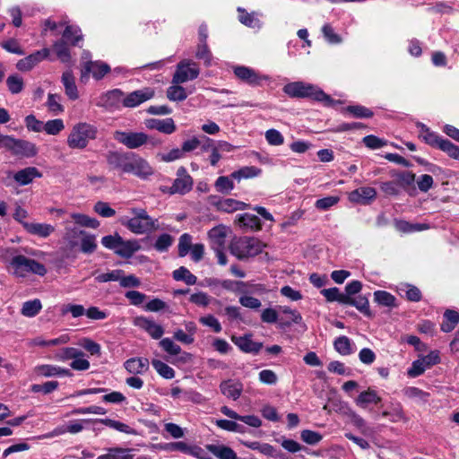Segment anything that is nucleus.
Segmentation results:
<instances>
[{
	"label": "nucleus",
	"mask_w": 459,
	"mask_h": 459,
	"mask_svg": "<svg viewBox=\"0 0 459 459\" xmlns=\"http://www.w3.org/2000/svg\"><path fill=\"white\" fill-rule=\"evenodd\" d=\"M130 216L118 218V222L134 235H148L160 230L159 221L150 216L143 208L132 207Z\"/></svg>",
	"instance_id": "obj_1"
},
{
	"label": "nucleus",
	"mask_w": 459,
	"mask_h": 459,
	"mask_svg": "<svg viewBox=\"0 0 459 459\" xmlns=\"http://www.w3.org/2000/svg\"><path fill=\"white\" fill-rule=\"evenodd\" d=\"M64 240L70 250L79 249L83 254H92L97 249L96 236L83 230L65 228Z\"/></svg>",
	"instance_id": "obj_2"
},
{
	"label": "nucleus",
	"mask_w": 459,
	"mask_h": 459,
	"mask_svg": "<svg viewBox=\"0 0 459 459\" xmlns=\"http://www.w3.org/2000/svg\"><path fill=\"white\" fill-rule=\"evenodd\" d=\"M283 92L290 98H310L325 105L333 104L329 95L319 87L304 82H292L284 85Z\"/></svg>",
	"instance_id": "obj_3"
},
{
	"label": "nucleus",
	"mask_w": 459,
	"mask_h": 459,
	"mask_svg": "<svg viewBox=\"0 0 459 459\" xmlns=\"http://www.w3.org/2000/svg\"><path fill=\"white\" fill-rule=\"evenodd\" d=\"M98 130L96 126L86 122H79L74 125L67 139L66 143L70 149L83 150L89 143L97 137Z\"/></svg>",
	"instance_id": "obj_4"
},
{
	"label": "nucleus",
	"mask_w": 459,
	"mask_h": 459,
	"mask_svg": "<svg viewBox=\"0 0 459 459\" xmlns=\"http://www.w3.org/2000/svg\"><path fill=\"white\" fill-rule=\"evenodd\" d=\"M264 244L255 238L244 237L233 240L230 252L239 260L248 259L262 253Z\"/></svg>",
	"instance_id": "obj_5"
},
{
	"label": "nucleus",
	"mask_w": 459,
	"mask_h": 459,
	"mask_svg": "<svg viewBox=\"0 0 459 459\" xmlns=\"http://www.w3.org/2000/svg\"><path fill=\"white\" fill-rule=\"evenodd\" d=\"M9 266L12 273L21 278L27 277L30 273L39 276L47 273V269L42 264L22 255L13 256Z\"/></svg>",
	"instance_id": "obj_6"
},
{
	"label": "nucleus",
	"mask_w": 459,
	"mask_h": 459,
	"mask_svg": "<svg viewBox=\"0 0 459 459\" xmlns=\"http://www.w3.org/2000/svg\"><path fill=\"white\" fill-rule=\"evenodd\" d=\"M155 172V169L145 158L136 153L129 154L126 174H131L141 180L148 181L152 178Z\"/></svg>",
	"instance_id": "obj_7"
},
{
	"label": "nucleus",
	"mask_w": 459,
	"mask_h": 459,
	"mask_svg": "<svg viewBox=\"0 0 459 459\" xmlns=\"http://www.w3.org/2000/svg\"><path fill=\"white\" fill-rule=\"evenodd\" d=\"M441 359L439 351L435 350L429 352L426 356H421L414 360L408 369L407 374L411 377H416L422 375L426 369L440 363Z\"/></svg>",
	"instance_id": "obj_8"
},
{
	"label": "nucleus",
	"mask_w": 459,
	"mask_h": 459,
	"mask_svg": "<svg viewBox=\"0 0 459 459\" xmlns=\"http://www.w3.org/2000/svg\"><path fill=\"white\" fill-rule=\"evenodd\" d=\"M198 65L191 60H183L177 65L175 74L172 78L173 83H185L188 81L195 80L199 75Z\"/></svg>",
	"instance_id": "obj_9"
},
{
	"label": "nucleus",
	"mask_w": 459,
	"mask_h": 459,
	"mask_svg": "<svg viewBox=\"0 0 459 459\" xmlns=\"http://www.w3.org/2000/svg\"><path fill=\"white\" fill-rule=\"evenodd\" d=\"M109 65L102 61L84 62L82 63L81 69V81L82 82H86L90 74H91L95 80H100L109 73Z\"/></svg>",
	"instance_id": "obj_10"
},
{
	"label": "nucleus",
	"mask_w": 459,
	"mask_h": 459,
	"mask_svg": "<svg viewBox=\"0 0 459 459\" xmlns=\"http://www.w3.org/2000/svg\"><path fill=\"white\" fill-rule=\"evenodd\" d=\"M114 138L118 143L124 144L129 149L139 148L148 143V134L143 132H123L116 131Z\"/></svg>",
	"instance_id": "obj_11"
},
{
	"label": "nucleus",
	"mask_w": 459,
	"mask_h": 459,
	"mask_svg": "<svg viewBox=\"0 0 459 459\" xmlns=\"http://www.w3.org/2000/svg\"><path fill=\"white\" fill-rule=\"evenodd\" d=\"M154 95V89L146 87L128 93L123 98L122 103L126 108H135L140 104L152 100Z\"/></svg>",
	"instance_id": "obj_12"
},
{
	"label": "nucleus",
	"mask_w": 459,
	"mask_h": 459,
	"mask_svg": "<svg viewBox=\"0 0 459 459\" xmlns=\"http://www.w3.org/2000/svg\"><path fill=\"white\" fill-rule=\"evenodd\" d=\"M193 187V178L187 173L186 169L180 167L177 171V178L170 186L169 194H186Z\"/></svg>",
	"instance_id": "obj_13"
},
{
	"label": "nucleus",
	"mask_w": 459,
	"mask_h": 459,
	"mask_svg": "<svg viewBox=\"0 0 459 459\" xmlns=\"http://www.w3.org/2000/svg\"><path fill=\"white\" fill-rule=\"evenodd\" d=\"M49 56L50 50L47 48H42L19 60L16 64V67L22 72L30 71L41 61L48 59Z\"/></svg>",
	"instance_id": "obj_14"
},
{
	"label": "nucleus",
	"mask_w": 459,
	"mask_h": 459,
	"mask_svg": "<svg viewBox=\"0 0 459 459\" xmlns=\"http://www.w3.org/2000/svg\"><path fill=\"white\" fill-rule=\"evenodd\" d=\"M89 421H90V420H75L69 421L65 425H61V426L56 427L51 432L44 435L43 437L52 438V437H55L57 436L64 435L65 433L77 434L84 429L83 424L87 423Z\"/></svg>",
	"instance_id": "obj_15"
},
{
	"label": "nucleus",
	"mask_w": 459,
	"mask_h": 459,
	"mask_svg": "<svg viewBox=\"0 0 459 459\" xmlns=\"http://www.w3.org/2000/svg\"><path fill=\"white\" fill-rule=\"evenodd\" d=\"M231 341L240 351L246 353L257 354L263 348V343L253 341L251 334H245L243 336L233 335Z\"/></svg>",
	"instance_id": "obj_16"
},
{
	"label": "nucleus",
	"mask_w": 459,
	"mask_h": 459,
	"mask_svg": "<svg viewBox=\"0 0 459 459\" xmlns=\"http://www.w3.org/2000/svg\"><path fill=\"white\" fill-rule=\"evenodd\" d=\"M377 197V191L371 186H362L349 193V201L353 204H368Z\"/></svg>",
	"instance_id": "obj_17"
},
{
	"label": "nucleus",
	"mask_w": 459,
	"mask_h": 459,
	"mask_svg": "<svg viewBox=\"0 0 459 459\" xmlns=\"http://www.w3.org/2000/svg\"><path fill=\"white\" fill-rule=\"evenodd\" d=\"M144 125L148 129L157 130L165 134H171L177 130V126L172 118L164 119L149 118L144 121Z\"/></svg>",
	"instance_id": "obj_18"
},
{
	"label": "nucleus",
	"mask_w": 459,
	"mask_h": 459,
	"mask_svg": "<svg viewBox=\"0 0 459 459\" xmlns=\"http://www.w3.org/2000/svg\"><path fill=\"white\" fill-rule=\"evenodd\" d=\"M134 325L147 332L153 339H160L164 333L160 325L144 316L135 317Z\"/></svg>",
	"instance_id": "obj_19"
},
{
	"label": "nucleus",
	"mask_w": 459,
	"mask_h": 459,
	"mask_svg": "<svg viewBox=\"0 0 459 459\" xmlns=\"http://www.w3.org/2000/svg\"><path fill=\"white\" fill-rule=\"evenodd\" d=\"M230 228L224 225H218L208 232L210 245L212 249L224 248Z\"/></svg>",
	"instance_id": "obj_20"
},
{
	"label": "nucleus",
	"mask_w": 459,
	"mask_h": 459,
	"mask_svg": "<svg viewBox=\"0 0 459 459\" xmlns=\"http://www.w3.org/2000/svg\"><path fill=\"white\" fill-rule=\"evenodd\" d=\"M11 152L14 155L32 158L38 154V148L35 143L21 139H14Z\"/></svg>",
	"instance_id": "obj_21"
},
{
	"label": "nucleus",
	"mask_w": 459,
	"mask_h": 459,
	"mask_svg": "<svg viewBox=\"0 0 459 459\" xmlns=\"http://www.w3.org/2000/svg\"><path fill=\"white\" fill-rule=\"evenodd\" d=\"M221 411L227 417L244 422L245 424L252 427V428H260L263 424L262 420L255 415H239L235 411L230 409L227 406H222L221 408Z\"/></svg>",
	"instance_id": "obj_22"
},
{
	"label": "nucleus",
	"mask_w": 459,
	"mask_h": 459,
	"mask_svg": "<svg viewBox=\"0 0 459 459\" xmlns=\"http://www.w3.org/2000/svg\"><path fill=\"white\" fill-rule=\"evenodd\" d=\"M382 416L388 418L393 423L409 421V418L405 414L403 405L399 402H391L389 407L383 411Z\"/></svg>",
	"instance_id": "obj_23"
},
{
	"label": "nucleus",
	"mask_w": 459,
	"mask_h": 459,
	"mask_svg": "<svg viewBox=\"0 0 459 459\" xmlns=\"http://www.w3.org/2000/svg\"><path fill=\"white\" fill-rule=\"evenodd\" d=\"M33 373L37 377H43L71 376V372L68 369L49 364H42L36 366L33 368Z\"/></svg>",
	"instance_id": "obj_24"
},
{
	"label": "nucleus",
	"mask_w": 459,
	"mask_h": 459,
	"mask_svg": "<svg viewBox=\"0 0 459 459\" xmlns=\"http://www.w3.org/2000/svg\"><path fill=\"white\" fill-rule=\"evenodd\" d=\"M42 174L35 167H27L18 170L13 176V179L19 186H26L30 184L35 178H41Z\"/></svg>",
	"instance_id": "obj_25"
},
{
	"label": "nucleus",
	"mask_w": 459,
	"mask_h": 459,
	"mask_svg": "<svg viewBox=\"0 0 459 459\" xmlns=\"http://www.w3.org/2000/svg\"><path fill=\"white\" fill-rule=\"evenodd\" d=\"M213 205L218 211L228 213L242 211L249 207L247 204L232 198L220 199L213 203Z\"/></svg>",
	"instance_id": "obj_26"
},
{
	"label": "nucleus",
	"mask_w": 459,
	"mask_h": 459,
	"mask_svg": "<svg viewBox=\"0 0 459 459\" xmlns=\"http://www.w3.org/2000/svg\"><path fill=\"white\" fill-rule=\"evenodd\" d=\"M234 74L240 80L249 84H259L263 80H268L265 75H260L255 71L246 66H237L234 69Z\"/></svg>",
	"instance_id": "obj_27"
},
{
	"label": "nucleus",
	"mask_w": 459,
	"mask_h": 459,
	"mask_svg": "<svg viewBox=\"0 0 459 459\" xmlns=\"http://www.w3.org/2000/svg\"><path fill=\"white\" fill-rule=\"evenodd\" d=\"M418 127L420 128L419 137L431 146L442 150L443 143H449L448 140L441 138L436 133L430 131L425 125L420 124Z\"/></svg>",
	"instance_id": "obj_28"
},
{
	"label": "nucleus",
	"mask_w": 459,
	"mask_h": 459,
	"mask_svg": "<svg viewBox=\"0 0 459 459\" xmlns=\"http://www.w3.org/2000/svg\"><path fill=\"white\" fill-rule=\"evenodd\" d=\"M126 370L133 375H142L149 369V360L145 358H131L125 361Z\"/></svg>",
	"instance_id": "obj_29"
},
{
	"label": "nucleus",
	"mask_w": 459,
	"mask_h": 459,
	"mask_svg": "<svg viewBox=\"0 0 459 459\" xmlns=\"http://www.w3.org/2000/svg\"><path fill=\"white\" fill-rule=\"evenodd\" d=\"M140 249L141 245L138 239L125 240L122 238L115 253L121 257L129 258Z\"/></svg>",
	"instance_id": "obj_30"
},
{
	"label": "nucleus",
	"mask_w": 459,
	"mask_h": 459,
	"mask_svg": "<svg viewBox=\"0 0 459 459\" xmlns=\"http://www.w3.org/2000/svg\"><path fill=\"white\" fill-rule=\"evenodd\" d=\"M61 81L66 96L72 100H77L79 98V91L72 71L68 70L64 72Z\"/></svg>",
	"instance_id": "obj_31"
},
{
	"label": "nucleus",
	"mask_w": 459,
	"mask_h": 459,
	"mask_svg": "<svg viewBox=\"0 0 459 459\" xmlns=\"http://www.w3.org/2000/svg\"><path fill=\"white\" fill-rule=\"evenodd\" d=\"M25 230L31 235L45 238L55 231V227L48 223L30 222L25 224Z\"/></svg>",
	"instance_id": "obj_32"
},
{
	"label": "nucleus",
	"mask_w": 459,
	"mask_h": 459,
	"mask_svg": "<svg viewBox=\"0 0 459 459\" xmlns=\"http://www.w3.org/2000/svg\"><path fill=\"white\" fill-rule=\"evenodd\" d=\"M381 401L380 396L371 388L361 392L355 399L357 406L366 409L369 404H377Z\"/></svg>",
	"instance_id": "obj_33"
},
{
	"label": "nucleus",
	"mask_w": 459,
	"mask_h": 459,
	"mask_svg": "<svg viewBox=\"0 0 459 459\" xmlns=\"http://www.w3.org/2000/svg\"><path fill=\"white\" fill-rule=\"evenodd\" d=\"M70 218L75 225L82 228L97 229L100 224L97 219L90 217L85 213L72 212Z\"/></svg>",
	"instance_id": "obj_34"
},
{
	"label": "nucleus",
	"mask_w": 459,
	"mask_h": 459,
	"mask_svg": "<svg viewBox=\"0 0 459 459\" xmlns=\"http://www.w3.org/2000/svg\"><path fill=\"white\" fill-rule=\"evenodd\" d=\"M96 459H133V455L128 448L115 446L106 448L105 453Z\"/></svg>",
	"instance_id": "obj_35"
},
{
	"label": "nucleus",
	"mask_w": 459,
	"mask_h": 459,
	"mask_svg": "<svg viewBox=\"0 0 459 459\" xmlns=\"http://www.w3.org/2000/svg\"><path fill=\"white\" fill-rule=\"evenodd\" d=\"M206 449L218 459H238L235 451L224 445H207Z\"/></svg>",
	"instance_id": "obj_36"
},
{
	"label": "nucleus",
	"mask_w": 459,
	"mask_h": 459,
	"mask_svg": "<svg viewBox=\"0 0 459 459\" xmlns=\"http://www.w3.org/2000/svg\"><path fill=\"white\" fill-rule=\"evenodd\" d=\"M238 12L239 13L238 20L242 24L253 29H260L262 27V22L259 20L257 13H247L242 8H238Z\"/></svg>",
	"instance_id": "obj_37"
},
{
	"label": "nucleus",
	"mask_w": 459,
	"mask_h": 459,
	"mask_svg": "<svg viewBox=\"0 0 459 459\" xmlns=\"http://www.w3.org/2000/svg\"><path fill=\"white\" fill-rule=\"evenodd\" d=\"M262 173V170L255 166H246L242 167L238 170H235L230 174V177L237 181L242 179H249L258 177Z\"/></svg>",
	"instance_id": "obj_38"
},
{
	"label": "nucleus",
	"mask_w": 459,
	"mask_h": 459,
	"mask_svg": "<svg viewBox=\"0 0 459 459\" xmlns=\"http://www.w3.org/2000/svg\"><path fill=\"white\" fill-rule=\"evenodd\" d=\"M333 347L335 351L342 356L351 355L355 351L354 344L352 343L351 340L344 335L340 336L334 340Z\"/></svg>",
	"instance_id": "obj_39"
},
{
	"label": "nucleus",
	"mask_w": 459,
	"mask_h": 459,
	"mask_svg": "<svg viewBox=\"0 0 459 459\" xmlns=\"http://www.w3.org/2000/svg\"><path fill=\"white\" fill-rule=\"evenodd\" d=\"M107 160L110 166L114 169H120L122 173H125L129 160V154L109 152Z\"/></svg>",
	"instance_id": "obj_40"
},
{
	"label": "nucleus",
	"mask_w": 459,
	"mask_h": 459,
	"mask_svg": "<svg viewBox=\"0 0 459 459\" xmlns=\"http://www.w3.org/2000/svg\"><path fill=\"white\" fill-rule=\"evenodd\" d=\"M459 324V313L455 310L447 309L444 313V320L441 324V330L445 333L453 331Z\"/></svg>",
	"instance_id": "obj_41"
},
{
	"label": "nucleus",
	"mask_w": 459,
	"mask_h": 459,
	"mask_svg": "<svg viewBox=\"0 0 459 459\" xmlns=\"http://www.w3.org/2000/svg\"><path fill=\"white\" fill-rule=\"evenodd\" d=\"M373 297L374 301L379 306L390 308L395 307L397 306L396 298L385 290H376L373 294Z\"/></svg>",
	"instance_id": "obj_42"
},
{
	"label": "nucleus",
	"mask_w": 459,
	"mask_h": 459,
	"mask_svg": "<svg viewBox=\"0 0 459 459\" xmlns=\"http://www.w3.org/2000/svg\"><path fill=\"white\" fill-rule=\"evenodd\" d=\"M280 313L282 315L283 324L287 326H290L293 324H300L302 321V316L300 313L292 309L289 307H280Z\"/></svg>",
	"instance_id": "obj_43"
},
{
	"label": "nucleus",
	"mask_w": 459,
	"mask_h": 459,
	"mask_svg": "<svg viewBox=\"0 0 459 459\" xmlns=\"http://www.w3.org/2000/svg\"><path fill=\"white\" fill-rule=\"evenodd\" d=\"M185 158L183 151L179 147H174L167 152H158L156 159L160 162L169 163Z\"/></svg>",
	"instance_id": "obj_44"
},
{
	"label": "nucleus",
	"mask_w": 459,
	"mask_h": 459,
	"mask_svg": "<svg viewBox=\"0 0 459 459\" xmlns=\"http://www.w3.org/2000/svg\"><path fill=\"white\" fill-rule=\"evenodd\" d=\"M221 393L233 400H237L242 392V385L239 383L226 381L221 385Z\"/></svg>",
	"instance_id": "obj_45"
},
{
	"label": "nucleus",
	"mask_w": 459,
	"mask_h": 459,
	"mask_svg": "<svg viewBox=\"0 0 459 459\" xmlns=\"http://www.w3.org/2000/svg\"><path fill=\"white\" fill-rule=\"evenodd\" d=\"M97 421L121 433L135 434V430L133 428L118 420L105 418L97 420Z\"/></svg>",
	"instance_id": "obj_46"
},
{
	"label": "nucleus",
	"mask_w": 459,
	"mask_h": 459,
	"mask_svg": "<svg viewBox=\"0 0 459 459\" xmlns=\"http://www.w3.org/2000/svg\"><path fill=\"white\" fill-rule=\"evenodd\" d=\"M42 309L41 301L38 299L28 300L22 304L21 314L26 317H34Z\"/></svg>",
	"instance_id": "obj_47"
},
{
	"label": "nucleus",
	"mask_w": 459,
	"mask_h": 459,
	"mask_svg": "<svg viewBox=\"0 0 459 459\" xmlns=\"http://www.w3.org/2000/svg\"><path fill=\"white\" fill-rule=\"evenodd\" d=\"M238 225L258 230L261 229V222L257 216L250 213H245L237 216Z\"/></svg>",
	"instance_id": "obj_48"
},
{
	"label": "nucleus",
	"mask_w": 459,
	"mask_h": 459,
	"mask_svg": "<svg viewBox=\"0 0 459 459\" xmlns=\"http://www.w3.org/2000/svg\"><path fill=\"white\" fill-rule=\"evenodd\" d=\"M180 84L172 82V85L167 89V97L169 100L182 101L187 98L188 93Z\"/></svg>",
	"instance_id": "obj_49"
},
{
	"label": "nucleus",
	"mask_w": 459,
	"mask_h": 459,
	"mask_svg": "<svg viewBox=\"0 0 459 459\" xmlns=\"http://www.w3.org/2000/svg\"><path fill=\"white\" fill-rule=\"evenodd\" d=\"M351 306H354L358 310L363 313L365 316L370 317L372 316V313L369 308V302L367 298L363 296H359L352 299H347L346 302Z\"/></svg>",
	"instance_id": "obj_50"
},
{
	"label": "nucleus",
	"mask_w": 459,
	"mask_h": 459,
	"mask_svg": "<svg viewBox=\"0 0 459 459\" xmlns=\"http://www.w3.org/2000/svg\"><path fill=\"white\" fill-rule=\"evenodd\" d=\"M63 38L72 45H77L79 41L82 40V34L78 26L66 25L63 32Z\"/></svg>",
	"instance_id": "obj_51"
},
{
	"label": "nucleus",
	"mask_w": 459,
	"mask_h": 459,
	"mask_svg": "<svg viewBox=\"0 0 459 459\" xmlns=\"http://www.w3.org/2000/svg\"><path fill=\"white\" fill-rule=\"evenodd\" d=\"M215 424L218 428L230 431V432H235V433H240L243 434L246 432V428L238 423L236 420H217L215 421Z\"/></svg>",
	"instance_id": "obj_52"
},
{
	"label": "nucleus",
	"mask_w": 459,
	"mask_h": 459,
	"mask_svg": "<svg viewBox=\"0 0 459 459\" xmlns=\"http://www.w3.org/2000/svg\"><path fill=\"white\" fill-rule=\"evenodd\" d=\"M61 96L58 94L49 93L47 100V108L54 116L59 115L64 112V107L60 103Z\"/></svg>",
	"instance_id": "obj_53"
},
{
	"label": "nucleus",
	"mask_w": 459,
	"mask_h": 459,
	"mask_svg": "<svg viewBox=\"0 0 459 459\" xmlns=\"http://www.w3.org/2000/svg\"><path fill=\"white\" fill-rule=\"evenodd\" d=\"M152 365L157 373L163 378L172 379L175 377V370L161 360L152 359Z\"/></svg>",
	"instance_id": "obj_54"
},
{
	"label": "nucleus",
	"mask_w": 459,
	"mask_h": 459,
	"mask_svg": "<svg viewBox=\"0 0 459 459\" xmlns=\"http://www.w3.org/2000/svg\"><path fill=\"white\" fill-rule=\"evenodd\" d=\"M233 179L234 178H232L230 175L229 177H219L214 183V187L216 191L222 194H229L230 192H231L234 189Z\"/></svg>",
	"instance_id": "obj_55"
},
{
	"label": "nucleus",
	"mask_w": 459,
	"mask_h": 459,
	"mask_svg": "<svg viewBox=\"0 0 459 459\" xmlns=\"http://www.w3.org/2000/svg\"><path fill=\"white\" fill-rule=\"evenodd\" d=\"M65 129L64 121L60 118L48 120L43 123V131L49 135H56Z\"/></svg>",
	"instance_id": "obj_56"
},
{
	"label": "nucleus",
	"mask_w": 459,
	"mask_h": 459,
	"mask_svg": "<svg viewBox=\"0 0 459 459\" xmlns=\"http://www.w3.org/2000/svg\"><path fill=\"white\" fill-rule=\"evenodd\" d=\"M53 49L61 62L67 63L70 61V51L66 43L64 40L56 41L53 44Z\"/></svg>",
	"instance_id": "obj_57"
},
{
	"label": "nucleus",
	"mask_w": 459,
	"mask_h": 459,
	"mask_svg": "<svg viewBox=\"0 0 459 459\" xmlns=\"http://www.w3.org/2000/svg\"><path fill=\"white\" fill-rule=\"evenodd\" d=\"M173 277L176 281H184L188 285H194L197 281V278L183 266L173 272Z\"/></svg>",
	"instance_id": "obj_58"
},
{
	"label": "nucleus",
	"mask_w": 459,
	"mask_h": 459,
	"mask_svg": "<svg viewBox=\"0 0 459 459\" xmlns=\"http://www.w3.org/2000/svg\"><path fill=\"white\" fill-rule=\"evenodd\" d=\"M93 211L104 218H110L116 214V211L108 203L103 201L97 202L93 206Z\"/></svg>",
	"instance_id": "obj_59"
},
{
	"label": "nucleus",
	"mask_w": 459,
	"mask_h": 459,
	"mask_svg": "<svg viewBox=\"0 0 459 459\" xmlns=\"http://www.w3.org/2000/svg\"><path fill=\"white\" fill-rule=\"evenodd\" d=\"M6 84L8 90L13 94H17L21 92L23 89V80L21 76L17 74L9 76L6 80Z\"/></svg>",
	"instance_id": "obj_60"
},
{
	"label": "nucleus",
	"mask_w": 459,
	"mask_h": 459,
	"mask_svg": "<svg viewBox=\"0 0 459 459\" xmlns=\"http://www.w3.org/2000/svg\"><path fill=\"white\" fill-rule=\"evenodd\" d=\"M321 293L325 296L327 301H339L342 303L346 302V297L340 293L337 288L324 289Z\"/></svg>",
	"instance_id": "obj_61"
},
{
	"label": "nucleus",
	"mask_w": 459,
	"mask_h": 459,
	"mask_svg": "<svg viewBox=\"0 0 459 459\" xmlns=\"http://www.w3.org/2000/svg\"><path fill=\"white\" fill-rule=\"evenodd\" d=\"M300 437L303 442H305L307 445H316L318 444L323 437L320 433L316 431H313L310 429H304L300 433Z\"/></svg>",
	"instance_id": "obj_62"
},
{
	"label": "nucleus",
	"mask_w": 459,
	"mask_h": 459,
	"mask_svg": "<svg viewBox=\"0 0 459 459\" xmlns=\"http://www.w3.org/2000/svg\"><path fill=\"white\" fill-rule=\"evenodd\" d=\"M122 96V92L118 90L108 91L100 98L98 105L109 107L112 106L116 100H119Z\"/></svg>",
	"instance_id": "obj_63"
},
{
	"label": "nucleus",
	"mask_w": 459,
	"mask_h": 459,
	"mask_svg": "<svg viewBox=\"0 0 459 459\" xmlns=\"http://www.w3.org/2000/svg\"><path fill=\"white\" fill-rule=\"evenodd\" d=\"M173 243V238L169 234H161L155 241L154 247L159 252H165Z\"/></svg>",
	"instance_id": "obj_64"
}]
</instances>
